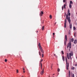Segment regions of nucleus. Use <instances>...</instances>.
<instances>
[{"mask_svg":"<svg viewBox=\"0 0 77 77\" xmlns=\"http://www.w3.org/2000/svg\"><path fill=\"white\" fill-rule=\"evenodd\" d=\"M66 19L68 20L69 24V27L70 29H72V24L71 23V20H70V17H68L67 14H66Z\"/></svg>","mask_w":77,"mask_h":77,"instance_id":"1","label":"nucleus"},{"mask_svg":"<svg viewBox=\"0 0 77 77\" xmlns=\"http://www.w3.org/2000/svg\"><path fill=\"white\" fill-rule=\"evenodd\" d=\"M38 45L39 47V48L40 50V51H41L42 53H44V50H43V49H42V47H41V44H40V43H39Z\"/></svg>","mask_w":77,"mask_h":77,"instance_id":"2","label":"nucleus"},{"mask_svg":"<svg viewBox=\"0 0 77 77\" xmlns=\"http://www.w3.org/2000/svg\"><path fill=\"white\" fill-rule=\"evenodd\" d=\"M69 58L70 59H72V58H71V56H73V52L72 51H71L70 53H69Z\"/></svg>","mask_w":77,"mask_h":77,"instance_id":"3","label":"nucleus"},{"mask_svg":"<svg viewBox=\"0 0 77 77\" xmlns=\"http://www.w3.org/2000/svg\"><path fill=\"white\" fill-rule=\"evenodd\" d=\"M69 48H71V41H69V43L68 44V45L67 46V48H69Z\"/></svg>","mask_w":77,"mask_h":77,"instance_id":"4","label":"nucleus"},{"mask_svg":"<svg viewBox=\"0 0 77 77\" xmlns=\"http://www.w3.org/2000/svg\"><path fill=\"white\" fill-rule=\"evenodd\" d=\"M69 66V63H66V69L67 70L68 69Z\"/></svg>","mask_w":77,"mask_h":77,"instance_id":"5","label":"nucleus"},{"mask_svg":"<svg viewBox=\"0 0 77 77\" xmlns=\"http://www.w3.org/2000/svg\"><path fill=\"white\" fill-rule=\"evenodd\" d=\"M65 37L66 40H65L64 42L65 45H66V41H67V36H66V35H65Z\"/></svg>","mask_w":77,"mask_h":77,"instance_id":"6","label":"nucleus"},{"mask_svg":"<svg viewBox=\"0 0 77 77\" xmlns=\"http://www.w3.org/2000/svg\"><path fill=\"white\" fill-rule=\"evenodd\" d=\"M66 19H65L64 23V28H66Z\"/></svg>","mask_w":77,"mask_h":77,"instance_id":"7","label":"nucleus"},{"mask_svg":"<svg viewBox=\"0 0 77 77\" xmlns=\"http://www.w3.org/2000/svg\"><path fill=\"white\" fill-rule=\"evenodd\" d=\"M43 14H44V12L42 11H41V13L40 14V16H42Z\"/></svg>","mask_w":77,"mask_h":77,"instance_id":"8","label":"nucleus"},{"mask_svg":"<svg viewBox=\"0 0 77 77\" xmlns=\"http://www.w3.org/2000/svg\"><path fill=\"white\" fill-rule=\"evenodd\" d=\"M66 2L65 4L64 5V8L65 9H66Z\"/></svg>","mask_w":77,"mask_h":77,"instance_id":"9","label":"nucleus"},{"mask_svg":"<svg viewBox=\"0 0 77 77\" xmlns=\"http://www.w3.org/2000/svg\"><path fill=\"white\" fill-rule=\"evenodd\" d=\"M62 59L63 61H65V57H64V55H63L62 57Z\"/></svg>","mask_w":77,"mask_h":77,"instance_id":"10","label":"nucleus"},{"mask_svg":"<svg viewBox=\"0 0 77 77\" xmlns=\"http://www.w3.org/2000/svg\"><path fill=\"white\" fill-rule=\"evenodd\" d=\"M41 75H42L43 74H44V69L43 70H42V71L40 73Z\"/></svg>","mask_w":77,"mask_h":77,"instance_id":"11","label":"nucleus"},{"mask_svg":"<svg viewBox=\"0 0 77 77\" xmlns=\"http://www.w3.org/2000/svg\"><path fill=\"white\" fill-rule=\"evenodd\" d=\"M77 42V40L76 39L75 40L74 42V44H76Z\"/></svg>","mask_w":77,"mask_h":77,"instance_id":"12","label":"nucleus"},{"mask_svg":"<svg viewBox=\"0 0 77 77\" xmlns=\"http://www.w3.org/2000/svg\"><path fill=\"white\" fill-rule=\"evenodd\" d=\"M67 57L68 59H69V55H68V54H67Z\"/></svg>","mask_w":77,"mask_h":77,"instance_id":"13","label":"nucleus"},{"mask_svg":"<svg viewBox=\"0 0 77 77\" xmlns=\"http://www.w3.org/2000/svg\"><path fill=\"white\" fill-rule=\"evenodd\" d=\"M65 58L66 60V63H68V62H67V61H68V60H67V58L66 57Z\"/></svg>","mask_w":77,"mask_h":77,"instance_id":"14","label":"nucleus"},{"mask_svg":"<svg viewBox=\"0 0 77 77\" xmlns=\"http://www.w3.org/2000/svg\"><path fill=\"white\" fill-rule=\"evenodd\" d=\"M70 70H69V77H70Z\"/></svg>","mask_w":77,"mask_h":77,"instance_id":"15","label":"nucleus"},{"mask_svg":"<svg viewBox=\"0 0 77 77\" xmlns=\"http://www.w3.org/2000/svg\"><path fill=\"white\" fill-rule=\"evenodd\" d=\"M70 5H71V4H73V2H72V1H70Z\"/></svg>","mask_w":77,"mask_h":77,"instance_id":"16","label":"nucleus"},{"mask_svg":"<svg viewBox=\"0 0 77 77\" xmlns=\"http://www.w3.org/2000/svg\"><path fill=\"white\" fill-rule=\"evenodd\" d=\"M69 7L70 8H71V7H72V5H71V4H69Z\"/></svg>","mask_w":77,"mask_h":77,"instance_id":"17","label":"nucleus"},{"mask_svg":"<svg viewBox=\"0 0 77 77\" xmlns=\"http://www.w3.org/2000/svg\"><path fill=\"white\" fill-rule=\"evenodd\" d=\"M71 41L72 42L74 41V38H72L71 39Z\"/></svg>","mask_w":77,"mask_h":77,"instance_id":"18","label":"nucleus"},{"mask_svg":"<svg viewBox=\"0 0 77 77\" xmlns=\"http://www.w3.org/2000/svg\"><path fill=\"white\" fill-rule=\"evenodd\" d=\"M74 69H75V67H72L71 68V69H73L74 70Z\"/></svg>","mask_w":77,"mask_h":77,"instance_id":"19","label":"nucleus"},{"mask_svg":"<svg viewBox=\"0 0 77 77\" xmlns=\"http://www.w3.org/2000/svg\"><path fill=\"white\" fill-rule=\"evenodd\" d=\"M42 61H43V59H42L41 60V61H40V64L41 65V63H41V62H42Z\"/></svg>","mask_w":77,"mask_h":77,"instance_id":"20","label":"nucleus"},{"mask_svg":"<svg viewBox=\"0 0 77 77\" xmlns=\"http://www.w3.org/2000/svg\"><path fill=\"white\" fill-rule=\"evenodd\" d=\"M38 53L39 54V55L40 56H41V52H40V51H39L38 52Z\"/></svg>","mask_w":77,"mask_h":77,"instance_id":"21","label":"nucleus"},{"mask_svg":"<svg viewBox=\"0 0 77 77\" xmlns=\"http://www.w3.org/2000/svg\"><path fill=\"white\" fill-rule=\"evenodd\" d=\"M72 77H74V74H72Z\"/></svg>","mask_w":77,"mask_h":77,"instance_id":"22","label":"nucleus"},{"mask_svg":"<svg viewBox=\"0 0 77 77\" xmlns=\"http://www.w3.org/2000/svg\"><path fill=\"white\" fill-rule=\"evenodd\" d=\"M49 17L50 18V19H51L52 17L51 16V15H50Z\"/></svg>","mask_w":77,"mask_h":77,"instance_id":"23","label":"nucleus"},{"mask_svg":"<svg viewBox=\"0 0 77 77\" xmlns=\"http://www.w3.org/2000/svg\"><path fill=\"white\" fill-rule=\"evenodd\" d=\"M44 26H43L42 27V30H44Z\"/></svg>","mask_w":77,"mask_h":77,"instance_id":"24","label":"nucleus"},{"mask_svg":"<svg viewBox=\"0 0 77 77\" xmlns=\"http://www.w3.org/2000/svg\"><path fill=\"white\" fill-rule=\"evenodd\" d=\"M42 63H41V69H42Z\"/></svg>","mask_w":77,"mask_h":77,"instance_id":"25","label":"nucleus"},{"mask_svg":"<svg viewBox=\"0 0 77 77\" xmlns=\"http://www.w3.org/2000/svg\"><path fill=\"white\" fill-rule=\"evenodd\" d=\"M68 15L69 16H70V15H71V14L70 13H68Z\"/></svg>","mask_w":77,"mask_h":77,"instance_id":"26","label":"nucleus"},{"mask_svg":"<svg viewBox=\"0 0 77 77\" xmlns=\"http://www.w3.org/2000/svg\"><path fill=\"white\" fill-rule=\"evenodd\" d=\"M54 56L56 57H57L56 55V54H54Z\"/></svg>","mask_w":77,"mask_h":77,"instance_id":"27","label":"nucleus"},{"mask_svg":"<svg viewBox=\"0 0 77 77\" xmlns=\"http://www.w3.org/2000/svg\"><path fill=\"white\" fill-rule=\"evenodd\" d=\"M61 53H62V54H64V53H63V51H61Z\"/></svg>","mask_w":77,"mask_h":77,"instance_id":"28","label":"nucleus"},{"mask_svg":"<svg viewBox=\"0 0 77 77\" xmlns=\"http://www.w3.org/2000/svg\"><path fill=\"white\" fill-rule=\"evenodd\" d=\"M66 1V0H63V3H65Z\"/></svg>","mask_w":77,"mask_h":77,"instance_id":"29","label":"nucleus"},{"mask_svg":"<svg viewBox=\"0 0 77 77\" xmlns=\"http://www.w3.org/2000/svg\"><path fill=\"white\" fill-rule=\"evenodd\" d=\"M73 29L74 30H75V27H73Z\"/></svg>","mask_w":77,"mask_h":77,"instance_id":"30","label":"nucleus"},{"mask_svg":"<svg viewBox=\"0 0 77 77\" xmlns=\"http://www.w3.org/2000/svg\"><path fill=\"white\" fill-rule=\"evenodd\" d=\"M57 71L58 72H59L60 71V69H57Z\"/></svg>","mask_w":77,"mask_h":77,"instance_id":"31","label":"nucleus"},{"mask_svg":"<svg viewBox=\"0 0 77 77\" xmlns=\"http://www.w3.org/2000/svg\"><path fill=\"white\" fill-rule=\"evenodd\" d=\"M68 13H69V9L68 10Z\"/></svg>","mask_w":77,"mask_h":77,"instance_id":"32","label":"nucleus"},{"mask_svg":"<svg viewBox=\"0 0 77 77\" xmlns=\"http://www.w3.org/2000/svg\"><path fill=\"white\" fill-rule=\"evenodd\" d=\"M62 10L63 11V6L62 7Z\"/></svg>","mask_w":77,"mask_h":77,"instance_id":"33","label":"nucleus"},{"mask_svg":"<svg viewBox=\"0 0 77 77\" xmlns=\"http://www.w3.org/2000/svg\"><path fill=\"white\" fill-rule=\"evenodd\" d=\"M7 60H6V59H5V62H7Z\"/></svg>","mask_w":77,"mask_h":77,"instance_id":"34","label":"nucleus"},{"mask_svg":"<svg viewBox=\"0 0 77 77\" xmlns=\"http://www.w3.org/2000/svg\"><path fill=\"white\" fill-rule=\"evenodd\" d=\"M42 57H44V54H42Z\"/></svg>","mask_w":77,"mask_h":77,"instance_id":"35","label":"nucleus"},{"mask_svg":"<svg viewBox=\"0 0 77 77\" xmlns=\"http://www.w3.org/2000/svg\"><path fill=\"white\" fill-rule=\"evenodd\" d=\"M17 72L18 73V70H17Z\"/></svg>","mask_w":77,"mask_h":77,"instance_id":"36","label":"nucleus"},{"mask_svg":"<svg viewBox=\"0 0 77 77\" xmlns=\"http://www.w3.org/2000/svg\"><path fill=\"white\" fill-rule=\"evenodd\" d=\"M55 34L54 33H53V35H54V34Z\"/></svg>","mask_w":77,"mask_h":77,"instance_id":"37","label":"nucleus"},{"mask_svg":"<svg viewBox=\"0 0 77 77\" xmlns=\"http://www.w3.org/2000/svg\"><path fill=\"white\" fill-rule=\"evenodd\" d=\"M74 36H75V33L74 34Z\"/></svg>","mask_w":77,"mask_h":77,"instance_id":"38","label":"nucleus"},{"mask_svg":"<svg viewBox=\"0 0 77 77\" xmlns=\"http://www.w3.org/2000/svg\"><path fill=\"white\" fill-rule=\"evenodd\" d=\"M55 75V74L54 73L53 74V75Z\"/></svg>","mask_w":77,"mask_h":77,"instance_id":"39","label":"nucleus"},{"mask_svg":"<svg viewBox=\"0 0 77 77\" xmlns=\"http://www.w3.org/2000/svg\"><path fill=\"white\" fill-rule=\"evenodd\" d=\"M23 70H25L24 68H23Z\"/></svg>","mask_w":77,"mask_h":77,"instance_id":"40","label":"nucleus"},{"mask_svg":"<svg viewBox=\"0 0 77 77\" xmlns=\"http://www.w3.org/2000/svg\"><path fill=\"white\" fill-rule=\"evenodd\" d=\"M36 32L38 33V31H36Z\"/></svg>","mask_w":77,"mask_h":77,"instance_id":"41","label":"nucleus"},{"mask_svg":"<svg viewBox=\"0 0 77 77\" xmlns=\"http://www.w3.org/2000/svg\"><path fill=\"white\" fill-rule=\"evenodd\" d=\"M51 69H53V68H52V66H51Z\"/></svg>","mask_w":77,"mask_h":77,"instance_id":"42","label":"nucleus"},{"mask_svg":"<svg viewBox=\"0 0 77 77\" xmlns=\"http://www.w3.org/2000/svg\"><path fill=\"white\" fill-rule=\"evenodd\" d=\"M23 72H25V71H23Z\"/></svg>","mask_w":77,"mask_h":77,"instance_id":"43","label":"nucleus"},{"mask_svg":"<svg viewBox=\"0 0 77 77\" xmlns=\"http://www.w3.org/2000/svg\"><path fill=\"white\" fill-rule=\"evenodd\" d=\"M66 15L65 14L64 15V17H65V16Z\"/></svg>","mask_w":77,"mask_h":77,"instance_id":"44","label":"nucleus"},{"mask_svg":"<svg viewBox=\"0 0 77 77\" xmlns=\"http://www.w3.org/2000/svg\"><path fill=\"white\" fill-rule=\"evenodd\" d=\"M75 65V66H77V65H76V64Z\"/></svg>","mask_w":77,"mask_h":77,"instance_id":"45","label":"nucleus"},{"mask_svg":"<svg viewBox=\"0 0 77 77\" xmlns=\"http://www.w3.org/2000/svg\"><path fill=\"white\" fill-rule=\"evenodd\" d=\"M65 15H66V13H65Z\"/></svg>","mask_w":77,"mask_h":77,"instance_id":"46","label":"nucleus"},{"mask_svg":"<svg viewBox=\"0 0 77 77\" xmlns=\"http://www.w3.org/2000/svg\"><path fill=\"white\" fill-rule=\"evenodd\" d=\"M76 59H77V57H76Z\"/></svg>","mask_w":77,"mask_h":77,"instance_id":"47","label":"nucleus"},{"mask_svg":"<svg viewBox=\"0 0 77 77\" xmlns=\"http://www.w3.org/2000/svg\"><path fill=\"white\" fill-rule=\"evenodd\" d=\"M56 24V23H55V24Z\"/></svg>","mask_w":77,"mask_h":77,"instance_id":"48","label":"nucleus"},{"mask_svg":"<svg viewBox=\"0 0 77 77\" xmlns=\"http://www.w3.org/2000/svg\"><path fill=\"white\" fill-rule=\"evenodd\" d=\"M42 23H44V22H43Z\"/></svg>","mask_w":77,"mask_h":77,"instance_id":"49","label":"nucleus"},{"mask_svg":"<svg viewBox=\"0 0 77 77\" xmlns=\"http://www.w3.org/2000/svg\"><path fill=\"white\" fill-rule=\"evenodd\" d=\"M22 77H23V76H22Z\"/></svg>","mask_w":77,"mask_h":77,"instance_id":"50","label":"nucleus"}]
</instances>
